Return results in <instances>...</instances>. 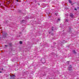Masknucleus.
Segmentation results:
<instances>
[{
    "label": "nucleus",
    "instance_id": "obj_15",
    "mask_svg": "<svg viewBox=\"0 0 79 79\" xmlns=\"http://www.w3.org/2000/svg\"><path fill=\"white\" fill-rule=\"evenodd\" d=\"M17 2H18V0H17Z\"/></svg>",
    "mask_w": 79,
    "mask_h": 79
},
{
    "label": "nucleus",
    "instance_id": "obj_14",
    "mask_svg": "<svg viewBox=\"0 0 79 79\" xmlns=\"http://www.w3.org/2000/svg\"><path fill=\"white\" fill-rule=\"evenodd\" d=\"M5 47H6L7 46L6 45H5Z\"/></svg>",
    "mask_w": 79,
    "mask_h": 79
},
{
    "label": "nucleus",
    "instance_id": "obj_2",
    "mask_svg": "<svg viewBox=\"0 0 79 79\" xmlns=\"http://www.w3.org/2000/svg\"><path fill=\"white\" fill-rule=\"evenodd\" d=\"M15 76L14 75H13V76H11V78L12 79H15Z\"/></svg>",
    "mask_w": 79,
    "mask_h": 79
},
{
    "label": "nucleus",
    "instance_id": "obj_1",
    "mask_svg": "<svg viewBox=\"0 0 79 79\" xmlns=\"http://www.w3.org/2000/svg\"><path fill=\"white\" fill-rule=\"evenodd\" d=\"M68 69L69 71H72V68H71V65H70Z\"/></svg>",
    "mask_w": 79,
    "mask_h": 79
},
{
    "label": "nucleus",
    "instance_id": "obj_7",
    "mask_svg": "<svg viewBox=\"0 0 79 79\" xmlns=\"http://www.w3.org/2000/svg\"><path fill=\"white\" fill-rule=\"evenodd\" d=\"M65 22H68V19H66L65 20Z\"/></svg>",
    "mask_w": 79,
    "mask_h": 79
},
{
    "label": "nucleus",
    "instance_id": "obj_11",
    "mask_svg": "<svg viewBox=\"0 0 79 79\" xmlns=\"http://www.w3.org/2000/svg\"><path fill=\"white\" fill-rule=\"evenodd\" d=\"M53 27H52V31H53Z\"/></svg>",
    "mask_w": 79,
    "mask_h": 79
},
{
    "label": "nucleus",
    "instance_id": "obj_18",
    "mask_svg": "<svg viewBox=\"0 0 79 79\" xmlns=\"http://www.w3.org/2000/svg\"><path fill=\"white\" fill-rule=\"evenodd\" d=\"M2 69V70H3V69Z\"/></svg>",
    "mask_w": 79,
    "mask_h": 79
},
{
    "label": "nucleus",
    "instance_id": "obj_10",
    "mask_svg": "<svg viewBox=\"0 0 79 79\" xmlns=\"http://www.w3.org/2000/svg\"><path fill=\"white\" fill-rule=\"evenodd\" d=\"M68 32H71V30L69 29V30L68 31Z\"/></svg>",
    "mask_w": 79,
    "mask_h": 79
},
{
    "label": "nucleus",
    "instance_id": "obj_13",
    "mask_svg": "<svg viewBox=\"0 0 79 79\" xmlns=\"http://www.w3.org/2000/svg\"><path fill=\"white\" fill-rule=\"evenodd\" d=\"M75 10H77V9H75Z\"/></svg>",
    "mask_w": 79,
    "mask_h": 79
},
{
    "label": "nucleus",
    "instance_id": "obj_17",
    "mask_svg": "<svg viewBox=\"0 0 79 79\" xmlns=\"http://www.w3.org/2000/svg\"><path fill=\"white\" fill-rule=\"evenodd\" d=\"M0 73H2V72H0Z\"/></svg>",
    "mask_w": 79,
    "mask_h": 79
},
{
    "label": "nucleus",
    "instance_id": "obj_4",
    "mask_svg": "<svg viewBox=\"0 0 79 79\" xmlns=\"http://www.w3.org/2000/svg\"><path fill=\"white\" fill-rule=\"evenodd\" d=\"M73 52L74 53H75V54H76V52H75V50H73Z\"/></svg>",
    "mask_w": 79,
    "mask_h": 79
},
{
    "label": "nucleus",
    "instance_id": "obj_6",
    "mask_svg": "<svg viewBox=\"0 0 79 79\" xmlns=\"http://www.w3.org/2000/svg\"><path fill=\"white\" fill-rule=\"evenodd\" d=\"M55 15H56V16H58V13H55Z\"/></svg>",
    "mask_w": 79,
    "mask_h": 79
},
{
    "label": "nucleus",
    "instance_id": "obj_9",
    "mask_svg": "<svg viewBox=\"0 0 79 79\" xmlns=\"http://www.w3.org/2000/svg\"><path fill=\"white\" fill-rule=\"evenodd\" d=\"M60 21V19H58V21Z\"/></svg>",
    "mask_w": 79,
    "mask_h": 79
},
{
    "label": "nucleus",
    "instance_id": "obj_16",
    "mask_svg": "<svg viewBox=\"0 0 79 79\" xmlns=\"http://www.w3.org/2000/svg\"><path fill=\"white\" fill-rule=\"evenodd\" d=\"M44 61H45V59H44Z\"/></svg>",
    "mask_w": 79,
    "mask_h": 79
},
{
    "label": "nucleus",
    "instance_id": "obj_3",
    "mask_svg": "<svg viewBox=\"0 0 79 79\" xmlns=\"http://www.w3.org/2000/svg\"><path fill=\"white\" fill-rule=\"evenodd\" d=\"M70 17H71V18H73V17L74 16V15H73V14H70Z\"/></svg>",
    "mask_w": 79,
    "mask_h": 79
},
{
    "label": "nucleus",
    "instance_id": "obj_5",
    "mask_svg": "<svg viewBox=\"0 0 79 79\" xmlns=\"http://www.w3.org/2000/svg\"><path fill=\"white\" fill-rule=\"evenodd\" d=\"M69 2L70 3H72V2H71L70 0H69Z\"/></svg>",
    "mask_w": 79,
    "mask_h": 79
},
{
    "label": "nucleus",
    "instance_id": "obj_8",
    "mask_svg": "<svg viewBox=\"0 0 79 79\" xmlns=\"http://www.w3.org/2000/svg\"><path fill=\"white\" fill-rule=\"evenodd\" d=\"M19 43L20 44H22V41H20Z\"/></svg>",
    "mask_w": 79,
    "mask_h": 79
},
{
    "label": "nucleus",
    "instance_id": "obj_12",
    "mask_svg": "<svg viewBox=\"0 0 79 79\" xmlns=\"http://www.w3.org/2000/svg\"><path fill=\"white\" fill-rule=\"evenodd\" d=\"M68 64H69V62H68Z\"/></svg>",
    "mask_w": 79,
    "mask_h": 79
}]
</instances>
